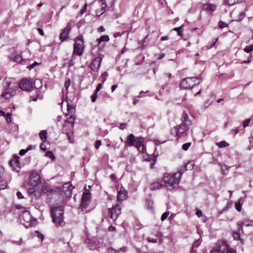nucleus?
<instances>
[{
	"label": "nucleus",
	"mask_w": 253,
	"mask_h": 253,
	"mask_svg": "<svg viewBox=\"0 0 253 253\" xmlns=\"http://www.w3.org/2000/svg\"><path fill=\"white\" fill-rule=\"evenodd\" d=\"M64 208L63 206H58L53 208L51 210L52 222L60 224L63 220Z\"/></svg>",
	"instance_id": "nucleus-1"
},
{
	"label": "nucleus",
	"mask_w": 253,
	"mask_h": 253,
	"mask_svg": "<svg viewBox=\"0 0 253 253\" xmlns=\"http://www.w3.org/2000/svg\"><path fill=\"white\" fill-rule=\"evenodd\" d=\"M211 253H236V251L229 248L226 242L222 241L217 243L216 247L211 251Z\"/></svg>",
	"instance_id": "nucleus-2"
},
{
	"label": "nucleus",
	"mask_w": 253,
	"mask_h": 253,
	"mask_svg": "<svg viewBox=\"0 0 253 253\" xmlns=\"http://www.w3.org/2000/svg\"><path fill=\"white\" fill-rule=\"evenodd\" d=\"M164 181L167 188L171 190L174 188V185L178 184L180 180L176 178V176L174 174L173 175L165 176Z\"/></svg>",
	"instance_id": "nucleus-3"
},
{
	"label": "nucleus",
	"mask_w": 253,
	"mask_h": 253,
	"mask_svg": "<svg viewBox=\"0 0 253 253\" xmlns=\"http://www.w3.org/2000/svg\"><path fill=\"white\" fill-rule=\"evenodd\" d=\"M193 79H200L201 80L200 77L185 78L181 81L180 84V88L183 89H191L195 85H198L200 84V82H198L197 84L195 83L193 84L192 83Z\"/></svg>",
	"instance_id": "nucleus-4"
},
{
	"label": "nucleus",
	"mask_w": 253,
	"mask_h": 253,
	"mask_svg": "<svg viewBox=\"0 0 253 253\" xmlns=\"http://www.w3.org/2000/svg\"><path fill=\"white\" fill-rule=\"evenodd\" d=\"M83 40L80 36L77 37L75 40L74 45V53L79 56H81L83 52Z\"/></svg>",
	"instance_id": "nucleus-5"
},
{
	"label": "nucleus",
	"mask_w": 253,
	"mask_h": 253,
	"mask_svg": "<svg viewBox=\"0 0 253 253\" xmlns=\"http://www.w3.org/2000/svg\"><path fill=\"white\" fill-rule=\"evenodd\" d=\"M109 213L110 214V218L114 220H115L118 217V216L121 213V205L119 204L113 206L111 209L109 210Z\"/></svg>",
	"instance_id": "nucleus-6"
},
{
	"label": "nucleus",
	"mask_w": 253,
	"mask_h": 253,
	"mask_svg": "<svg viewBox=\"0 0 253 253\" xmlns=\"http://www.w3.org/2000/svg\"><path fill=\"white\" fill-rule=\"evenodd\" d=\"M19 86L21 89L27 91H31L34 88L32 81L27 79H23L19 83Z\"/></svg>",
	"instance_id": "nucleus-7"
},
{
	"label": "nucleus",
	"mask_w": 253,
	"mask_h": 253,
	"mask_svg": "<svg viewBox=\"0 0 253 253\" xmlns=\"http://www.w3.org/2000/svg\"><path fill=\"white\" fill-rule=\"evenodd\" d=\"M19 157L17 156H14L10 160L9 164L12 168V169L16 172L20 170V164L19 162Z\"/></svg>",
	"instance_id": "nucleus-8"
},
{
	"label": "nucleus",
	"mask_w": 253,
	"mask_h": 253,
	"mask_svg": "<svg viewBox=\"0 0 253 253\" xmlns=\"http://www.w3.org/2000/svg\"><path fill=\"white\" fill-rule=\"evenodd\" d=\"M41 182V178L38 173L33 172L30 175L29 183L33 186H36Z\"/></svg>",
	"instance_id": "nucleus-9"
},
{
	"label": "nucleus",
	"mask_w": 253,
	"mask_h": 253,
	"mask_svg": "<svg viewBox=\"0 0 253 253\" xmlns=\"http://www.w3.org/2000/svg\"><path fill=\"white\" fill-rule=\"evenodd\" d=\"M71 30L70 23H68L67 26L60 33L59 35L60 40L63 42L69 38V34Z\"/></svg>",
	"instance_id": "nucleus-10"
},
{
	"label": "nucleus",
	"mask_w": 253,
	"mask_h": 253,
	"mask_svg": "<svg viewBox=\"0 0 253 253\" xmlns=\"http://www.w3.org/2000/svg\"><path fill=\"white\" fill-rule=\"evenodd\" d=\"M102 59L100 57L95 58L90 66L91 70L93 72H97L100 67Z\"/></svg>",
	"instance_id": "nucleus-11"
},
{
	"label": "nucleus",
	"mask_w": 253,
	"mask_h": 253,
	"mask_svg": "<svg viewBox=\"0 0 253 253\" xmlns=\"http://www.w3.org/2000/svg\"><path fill=\"white\" fill-rule=\"evenodd\" d=\"M90 194L89 193H84L82 196L81 206L84 208H86L88 205L90 199Z\"/></svg>",
	"instance_id": "nucleus-12"
},
{
	"label": "nucleus",
	"mask_w": 253,
	"mask_h": 253,
	"mask_svg": "<svg viewBox=\"0 0 253 253\" xmlns=\"http://www.w3.org/2000/svg\"><path fill=\"white\" fill-rule=\"evenodd\" d=\"M16 90L11 88H6L4 91L1 94V96L5 99H9L11 97L15 95Z\"/></svg>",
	"instance_id": "nucleus-13"
},
{
	"label": "nucleus",
	"mask_w": 253,
	"mask_h": 253,
	"mask_svg": "<svg viewBox=\"0 0 253 253\" xmlns=\"http://www.w3.org/2000/svg\"><path fill=\"white\" fill-rule=\"evenodd\" d=\"M144 141V139L143 137H136V140H135V143L134 146H135L139 152H143L144 146L143 145V142Z\"/></svg>",
	"instance_id": "nucleus-14"
},
{
	"label": "nucleus",
	"mask_w": 253,
	"mask_h": 253,
	"mask_svg": "<svg viewBox=\"0 0 253 253\" xmlns=\"http://www.w3.org/2000/svg\"><path fill=\"white\" fill-rule=\"evenodd\" d=\"M182 124L184 125V126H186V128H189L190 126L192 125V122L191 120H190L188 115L185 112H183L182 114V117L181 119Z\"/></svg>",
	"instance_id": "nucleus-15"
},
{
	"label": "nucleus",
	"mask_w": 253,
	"mask_h": 253,
	"mask_svg": "<svg viewBox=\"0 0 253 253\" xmlns=\"http://www.w3.org/2000/svg\"><path fill=\"white\" fill-rule=\"evenodd\" d=\"M127 191L123 188L121 187L118 192L117 199L119 201H123L127 197Z\"/></svg>",
	"instance_id": "nucleus-16"
},
{
	"label": "nucleus",
	"mask_w": 253,
	"mask_h": 253,
	"mask_svg": "<svg viewBox=\"0 0 253 253\" xmlns=\"http://www.w3.org/2000/svg\"><path fill=\"white\" fill-rule=\"evenodd\" d=\"M136 140V138H135V137L133 134H130L127 137L126 140L125 141V143L129 146H134L135 143V140Z\"/></svg>",
	"instance_id": "nucleus-17"
},
{
	"label": "nucleus",
	"mask_w": 253,
	"mask_h": 253,
	"mask_svg": "<svg viewBox=\"0 0 253 253\" xmlns=\"http://www.w3.org/2000/svg\"><path fill=\"white\" fill-rule=\"evenodd\" d=\"M216 9V6L211 3H206L203 6V9L207 12H213Z\"/></svg>",
	"instance_id": "nucleus-18"
},
{
	"label": "nucleus",
	"mask_w": 253,
	"mask_h": 253,
	"mask_svg": "<svg viewBox=\"0 0 253 253\" xmlns=\"http://www.w3.org/2000/svg\"><path fill=\"white\" fill-rule=\"evenodd\" d=\"M187 169V166L184 165L182 168H180L178 171L175 172L174 174L176 176V178L180 180L182 174L185 170Z\"/></svg>",
	"instance_id": "nucleus-19"
},
{
	"label": "nucleus",
	"mask_w": 253,
	"mask_h": 253,
	"mask_svg": "<svg viewBox=\"0 0 253 253\" xmlns=\"http://www.w3.org/2000/svg\"><path fill=\"white\" fill-rule=\"evenodd\" d=\"M63 188L64 189H65V188L68 189V190L66 191L65 194H66V196H67V197H68V198L70 197L72 195V192H71V191L72 190V185H69L68 183L65 184L63 186Z\"/></svg>",
	"instance_id": "nucleus-20"
},
{
	"label": "nucleus",
	"mask_w": 253,
	"mask_h": 253,
	"mask_svg": "<svg viewBox=\"0 0 253 253\" xmlns=\"http://www.w3.org/2000/svg\"><path fill=\"white\" fill-rule=\"evenodd\" d=\"M23 218L26 222H29L31 220V215L29 211H25L22 215Z\"/></svg>",
	"instance_id": "nucleus-21"
},
{
	"label": "nucleus",
	"mask_w": 253,
	"mask_h": 253,
	"mask_svg": "<svg viewBox=\"0 0 253 253\" xmlns=\"http://www.w3.org/2000/svg\"><path fill=\"white\" fill-rule=\"evenodd\" d=\"M101 13L98 14L99 12L96 11V14L98 16H100L102 14H103L105 11V7L106 6V0H101Z\"/></svg>",
	"instance_id": "nucleus-22"
},
{
	"label": "nucleus",
	"mask_w": 253,
	"mask_h": 253,
	"mask_svg": "<svg viewBox=\"0 0 253 253\" xmlns=\"http://www.w3.org/2000/svg\"><path fill=\"white\" fill-rule=\"evenodd\" d=\"M162 184L159 182H154L152 183L150 186V189L151 190H155L161 188Z\"/></svg>",
	"instance_id": "nucleus-23"
},
{
	"label": "nucleus",
	"mask_w": 253,
	"mask_h": 253,
	"mask_svg": "<svg viewBox=\"0 0 253 253\" xmlns=\"http://www.w3.org/2000/svg\"><path fill=\"white\" fill-rule=\"evenodd\" d=\"M126 250V247L121 248L117 251H116L113 248H109L108 249V251L110 253H119L120 252H125Z\"/></svg>",
	"instance_id": "nucleus-24"
},
{
	"label": "nucleus",
	"mask_w": 253,
	"mask_h": 253,
	"mask_svg": "<svg viewBox=\"0 0 253 253\" xmlns=\"http://www.w3.org/2000/svg\"><path fill=\"white\" fill-rule=\"evenodd\" d=\"M40 138L42 140V142L46 141L47 138V132L45 130H42L39 133Z\"/></svg>",
	"instance_id": "nucleus-25"
},
{
	"label": "nucleus",
	"mask_w": 253,
	"mask_h": 253,
	"mask_svg": "<svg viewBox=\"0 0 253 253\" xmlns=\"http://www.w3.org/2000/svg\"><path fill=\"white\" fill-rule=\"evenodd\" d=\"M232 205V203L231 201H228L226 204V206L221 211H219V213L220 214H222L225 211L228 210L230 208H231Z\"/></svg>",
	"instance_id": "nucleus-26"
},
{
	"label": "nucleus",
	"mask_w": 253,
	"mask_h": 253,
	"mask_svg": "<svg viewBox=\"0 0 253 253\" xmlns=\"http://www.w3.org/2000/svg\"><path fill=\"white\" fill-rule=\"evenodd\" d=\"M177 129L179 134H183L186 130L189 129V128H186V126L182 123L178 126Z\"/></svg>",
	"instance_id": "nucleus-27"
},
{
	"label": "nucleus",
	"mask_w": 253,
	"mask_h": 253,
	"mask_svg": "<svg viewBox=\"0 0 253 253\" xmlns=\"http://www.w3.org/2000/svg\"><path fill=\"white\" fill-rule=\"evenodd\" d=\"M233 237L234 240H240L241 243L243 244L244 242L243 239L240 238V235L239 232H234L233 233Z\"/></svg>",
	"instance_id": "nucleus-28"
},
{
	"label": "nucleus",
	"mask_w": 253,
	"mask_h": 253,
	"mask_svg": "<svg viewBox=\"0 0 253 253\" xmlns=\"http://www.w3.org/2000/svg\"><path fill=\"white\" fill-rule=\"evenodd\" d=\"M109 40V37L108 35L101 36L98 40V42L100 43L102 42H107Z\"/></svg>",
	"instance_id": "nucleus-29"
},
{
	"label": "nucleus",
	"mask_w": 253,
	"mask_h": 253,
	"mask_svg": "<svg viewBox=\"0 0 253 253\" xmlns=\"http://www.w3.org/2000/svg\"><path fill=\"white\" fill-rule=\"evenodd\" d=\"M216 145L219 148H223L229 146V144L225 141H221L219 142L216 143Z\"/></svg>",
	"instance_id": "nucleus-30"
},
{
	"label": "nucleus",
	"mask_w": 253,
	"mask_h": 253,
	"mask_svg": "<svg viewBox=\"0 0 253 253\" xmlns=\"http://www.w3.org/2000/svg\"><path fill=\"white\" fill-rule=\"evenodd\" d=\"M36 191L35 190V189L34 188H29L28 190V193L29 196H34L35 197H36L37 194H36Z\"/></svg>",
	"instance_id": "nucleus-31"
},
{
	"label": "nucleus",
	"mask_w": 253,
	"mask_h": 253,
	"mask_svg": "<svg viewBox=\"0 0 253 253\" xmlns=\"http://www.w3.org/2000/svg\"><path fill=\"white\" fill-rule=\"evenodd\" d=\"M242 200V198H240L238 202L235 203L236 209L238 211H240L242 210V204L240 203V201Z\"/></svg>",
	"instance_id": "nucleus-32"
},
{
	"label": "nucleus",
	"mask_w": 253,
	"mask_h": 253,
	"mask_svg": "<svg viewBox=\"0 0 253 253\" xmlns=\"http://www.w3.org/2000/svg\"><path fill=\"white\" fill-rule=\"evenodd\" d=\"M14 60L16 62L20 63L22 61H23L22 58H21V56L18 54L15 55L14 57Z\"/></svg>",
	"instance_id": "nucleus-33"
},
{
	"label": "nucleus",
	"mask_w": 253,
	"mask_h": 253,
	"mask_svg": "<svg viewBox=\"0 0 253 253\" xmlns=\"http://www.w3.org/2000/svg\"><path fill=\"white\" fill-rule=\"evenodd\" d=\"M34 235L40 238L42 240V241L44 238V235L42 234L41 232H40L39 231H35L34 232Z\"/></svg>",
	"instance_id": "nucleus-34"
},
{
	"label": "nucleus",
	"mask_w": 253,
	"mask_h": 253,
	"mask_svg": "<svg viewBox=\"0 0 253 253\" xmlns=\"http://www.w3.org/2000/svg\"><path fill=\"white\" fill-rule=\"evenodd\" d=\"M7 186V182L5 180L0 181V189H4Z\"/></svg>",
	"instance_id": "nucleus-35"
},
{
	"label": "nucleus",
	"mask_w": 253,
	"mask_h": 253,
	"mask_svg": "<svg viewBox=\"0 0 253 253\" xmlns=\"http://www.w3.org/2000/svg\"><path fill=\"white\" fill-rule=\"evenodd\" d=\"M243 0H227V2L229 5H232L239 2L242 1Z\"/></svg>",
	"instance_id": "nucleus-36"
},
{
	"label": "nucleus",
	"mask_w": 253,
	"mask_h": 253,
	"mask_svg": "<svg viewBox=\"0 0 253 253\" xmlns=\"http://www.w3.org/2000/svg\"><path fill=\"white\" fill-rule=\"evenodd\" d=\"M244 50L247 52L249 53L252 50H253V44H251L250 45L247 46L244 49Z\"/></svg>",
	"instance_id": "nucleus-37"
},
{
	"label": "nucleus",
	"mask_w": 253,
	"mask_h": 253,
	"mask_svg": "<svg viewBox=\"0 0 253 253\" xmlns=\"http://www.w3.org/2000/svg\"><path fill=\"white\" fill-rule=\"evenodd\" d=\"M153 202L150 200H146V205L147 207L149 209H152Z\"/></svg>",
	"instance_id": "nucleus-38"
},
{
	"label": "nucleus",
	"mask_w": 253,
	"mask_h": 253,
	"mask_svg": "<svg viewBox=\"0 0 253 253\" xmlns=\"http://www.w3.org/2000/svg\"><path fill=\"white\" fill-rule=\"evenodd\" d=\"M45 156L46 157H48L50 158H51L52 160H54L55 159V157H54L53 154L52 152L50 151H48L46 152Z\"/></svg>",
	"instance_id": "nucleus-39"
},
{
	"label": "nucleus",
	"mask_w": 253,
	"mask_h": 253,
	"mask_svg": "<svg viewBox=\"0 0 253 253\" xmlns=\"http://www.w3.org/2000/svg\"><path fill=\"white\" fill-rule=\"evenodd\" d=\"M170 133L172 135H178L177 127H174L171 129Z\"/></svg>",
	"instance_id": "nucleus-40"
},
{
	"label": "nucleus",
	"mask_w": 253,
	"mask_h": 253,
	"mask_svg": "<svg viewBox=\"0 0 253 253\" xmlns=\"http://www.w3.org/2000/svg\"><path fill=\"white\" fill-rule=\"evenodd\" d=\"M185 165L187 166V169H192L194 166V162H189L187 164H185Z\"/></svg>",
	"instance_id": "nucleus-41"
},
{
	"label": "nucleus",
	"mask_w": 253,
	"mask_h": 253,
	"mask_svg": "<svg viewBox=\"0 0 253 253\" xmlns=\"http://www.w3.org/2000/svg\"><path fill=\"white\" fill-rule=\"evenodd\" d=\"M191 143H189V142L184 143V144H183V145L182 146V149L185 151L189 149V148L190 147V146H191Z\"/></svg>",
	"instance_id": "nucleus-42"
},
{
	"label": "nucleus",
	"mask_w": 253,
	"mask_h": 253,
	"mask_svg": "<svg viewBox=\"0 0 253 253\" xmlns=\"http://www.w3.org/2000/svg\"><path fill=\"white\" fill-rule=\"evenodd\" d=\"M245 16H246L245 12L244 11L241 12L239 14L238 18L236 20L240 21L242 20Z\"/></svg>",
	"instance_id": "nucleus-43"
},
{
	"label": "nucleus",
	"mask_w": 253,
	"mask_h": 253,
	"mask_svg": "<svg viewBox=\"0 0 253 253\" xmlns=\"http://www.w3.org/2000/svg\"><path fill=\"white\" fill-rule=\"evenodd\" d=\"M4 116L7 123H9L11 122V114H10L9 113H7L6 114H4Z\"/></svg>",
	"instance_id": "nucleus-44"
},
{
	"label": "nucleus",
	"mask_w": 253,
	"mask_h": 253,
	"mask_svg": "<svg viewBox=\"0 0 253 253\" xmlns=\"http://www.w3.org/2000/svg\"><path fill=\"white\" fill-rule=\"evenodd\" d=\"M169 215V211H167L163 213V214L161 216V220L162 221L165 220Z\"/></svg>",
	"instance_id": "nucleus-45"
},
{
	"label": "nucleus",
	"mask_w": 253,
	"mask_h": 253,
	"mask_svg": "<svg viewBox=\"0 0 253 253\" xmlns=\"http://www.w3.org/2000/svg\"><path fill=\"white\" fill-rule=\"evenodd\" d=\"M66 133L67 134V137L69 139L70 142L71 143H73L74 142V139H73V138H72V137L73 136V133L72 132V133L66 132Z\"/></svg>",
	"instance_id": "nucleus-46"
},
{
	"label": "nucleus",
	"mask_w": 253,
	"mask_h": 253,
	"mask_svg": "<svg viewBox=\"0 0 253 253\" xmlns=\"http://www.w3.org/2000/svg\"><path fill=\"white\" fill-rule=\"evenodd\" d=\"M251 121V119H248L244 121L243 123V126L244 128H246L247 126H248L249 124H250V122Z\"/></svg>",
	"instance_id": "nucleus-47"
},
{
	"label": "nucleus",
	"mask_w": 253,
	"mask_h": 253,
	"mask_svg": "<svg viewBox=\"0 0 253 253\" xmlns=\"http://www.w3.org/2000/svg\"><path fill=\"white\" fill-rule=\"evenodd\" d=\"M218 26L220 28L222 29L227 26V24L222 21H220L218 23Z\"/></svg>",
	"instance_id": "nucleus-48"
},
{
	"label": "nucleus",
	"mask_w": 253,
	"mask_h": 253,
	"mask_svg": "<svg viewBox=\"0 0 253 253\" xmlns=\"http://www.w3.org/2000/svg\"><path fill=\"white\" fill-rule=\"evenodd\" d=\"M97 92H94V93L91 95V101L92 102H95L97 98Z\"/></svg>",
	"instance_id": "nucleus-49"
},
{
	"label": "nucleus",
	"mask_w": 253,
	"mask_h": 253,
	"mask_svg": "<svg viewBox=\"0 0 253 253\" xmlns=\"http://www.w3.org/2000/svg\"><path fill=\"white\" fill-rule=\"evenodd\" d=\"M66 122L69 123L73 124L74 122V118L72 116H71L69 118L66 119Z\"/></svg>",
	"instance_id": "nucleus-50"
},
{
	"label": "nucleus",
	"mask_w": 253,
	"mask_h": 253,
	"mask_svg": "<svg viewBox=\"0 0 253 253\" xmlns=\"http://www.w3.org/2000/svg\"><path fill=\"white\" fill-rule=\"evenodd\" d=\"M70 84H71V82H70V80L69 79H68V80L66 81L65 84H64V86L66 88V89H68V88L69 87V86L70 85Z\"/></svg>",
	"instance_id": "nucleus-51"
},
{
	"label": "nucleus",
	"mask_w": 253,
	"mask_h": 253,
	"mask_svg": "<svg viewBox=\"0 0 253 253\" xmlns=\"http://www.w3.org/2000/svg\"><path fill=\"white\" fill-rule=\"evenodd\" d=\"M182 26L179 27H176L173 29V30L177 32L178 35L179 36L181 35L180 30L182 29Z\"/></svg>",
	"instance_id": "nucleus-52"
},
{
	"label": "nucleus",
	"mask_w": 253,
	"mask_h": 253,
	"mask_svg": "<svg viewBox=\"0 0 253 253\" xmlns=\"http://www.w3.org/2000/svg\"><path fill=\"white\" fill-rule=\"evenodd\" d=\"M101 141L100 140H97L95 142L94 146L96 149H98L100 146Z\"/></svg>",
	"instance_id": "nucleus-53"
},
{
	"label": "nucleus",
	"mask_w": 253,
	"mask_h": 253,
	"mask_svg": "<svg viewBox=\"0 0 253 253\" xmlns=\"http://www.w3.org/2000/svg\"><path fill=\"white\" fill-rule=\"evenodd\" d=\"M86 8H87V4L85 3L83 8L80 11V13L83 14H84V13H85L86 11Z\"/></svg>",
	"instance_id": "nucleus-54"
},
{
	"label": "nucleus",
	"mask_w": 253,
	"mask_h": 253,
	"mask_svg": "<svg viewBox=\"0 0 253 253\" xmlns=\"http://www.w3.org/2000/svg\"><path fill=\"white\" fill-rule=\"evenodd\" d=\"M38 64H39V63L35 61L32 64H31L29 66H28L27 68L29 69V70H31L32 68H33L35 66L37 65Z\"/></svg>",
	"instance_id": "nucleus-55"
},
{
	"label": "nucleus",
	"mask_w": 253,
	"mask_h": 253,
	"mask_svg": "<svg viewBox=\"0 0 253 253\" xmlns=\"http://www.w3.org/2000/svg\"><path fill=\"white\" fill-rule=\"evenodd\" d=\"M147 240L149 242H151V243H156L157 242V239H154V238H152L150 237H148L147 238Z\"/></svg>",
	"instance_id": "nucleus-56"
},
{
	"label": "nucleus",
	"mask_w": 253,
	"mask_h": 253,
	"mask_svg": "<svg viewBox=\"0 0 253 253\" xmlns=\"http://www.w3.org/2000/svg\"><path fill=\"white\" fill-rule=\"evenodd\" d=\"M27 152V151L26 149H21L20 150L19 152V154L20 155V156H23Z\"/></svg>",
	"instance_id": "nucleus-57"
},
{
	"label": "nucleus",
	"mask_w": 253,
	"mask_h": 253,
	"mask_svg": "<svg viewBox=\"0 0 253 253\" xmlns=\"http://www.w3.org/2000/svg\"><path fill=\"white\" fill-rule=\"evenodd\" d=\"M102 84H99L95 89V92H98L102 88Z\"/></svg>",
	"instance_id": "nucleus-58"
},
{
	"label": "nucleus",
	"mask_w": 253,
	"mask_h": 253,
	"mask_svg": "<svg viewBox=\"0 0 253 253\" xmlns=\"http://www.w3.org/2000/svg\"><path fill=\"white\" fill-rule=\"evenodd\" d=\"M126 125V123H121L119 126V128L123 130L125 128V126Z\"/></svg>",
	"instance_id": "nucleus-59"
},
{
	"label": "nucleus",
	"mask_w": 253,
	"mask_h": 253,
	"mask_svg": "<svg viewBox=\"0 0 253 253\" xmlns=\"http://www.w3.org/2000/svg\"><path fill=\"white\" fill-rule=\"evenodd\" d=\"M44 142H42L41 144V145H40V148H41V149L42 150H43V151H45V150L47 149V148H46V147L44 146Z\"/></svg>",
	"instance_id": "nucleus-60"
},
{
	"label": "nucleus",
	"mask_w": 253,
	"mask_h": 253,
	"mask_svg": "<svg viewBox=\"0 0 253 253\" xmlns=\"http://www.w3.org/2000/svg\"><path fill=\"white\" fill-rule=\"evenodd\" d=\"M237 226H238V229H239V231L240 230H242V228H243V225H242V223L241 222H238L237 223Z\"/></svg>",
	"instance_id": "nucleus-61"
},
{
	"label": "nucleus",
	"mask_w": 253,
	"mask_h": 253,
	"mask_svg": "<svg viewBox=\"0 0 253 253\" xmlns=\"http://www.w3.org/2000/svg\"><path fill=\"white\" fill-rule=\"evenodd\" d=\"M16 195H17V197L19 199H23V198H24V196H23V195L22 194V193L20 191H18L16 193Z\"/></svg>",
	"instance_id": "nucleus-62"
},
{
	"label": "nucleus",
	"mask_w": 253,
	"mask_h": 253,
	"mask_svg": "<svg viewBox=\"0 0 253 253\" xmlns=\"http://www.w3.org/2000/svg\"><path fill=\"white\" fill-rule=\"evenodd\" d=\"M196 214L198 217H201L202 215V212L200 210L197 209L196 212Z\"/></svg>",
	"instance_id": "nucleus-63"
},
{
	"label": "nucleus",
	"mask_w": 253,
	"mask_h": 253,
	"mask_svg": "<svg viewBox=\"0 0 253 253\" xmlns=\"http://www.w3.org/2000/svg\"><path fill=\"white\" fill-rule=\"evenodd\" d=\"M139 97H140V96H138L137 97L134 98L133 101V105H135L139 101V99L138 98Z\"/></svg>",
	"instance_id": "nucleus-64"
}]
</instances>
